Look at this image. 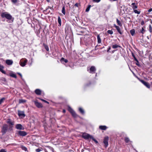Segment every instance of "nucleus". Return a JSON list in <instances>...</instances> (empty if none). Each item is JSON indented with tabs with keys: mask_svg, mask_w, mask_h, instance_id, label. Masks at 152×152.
I'll return each instance as SVG.
<instances>
[{
	"mask_svg": "<svg viewBox=\"0 0 152 152\" xmlns=\"http://www.w3.org/2000/svg\"><path fill=\"white\" fill-rule=\"evenodd\" d=\"M1 16L2 18H5L7 20V22L9 23H12L13 22L14 18L7 12H5L1 13Z\"/></svg>",
	"mask_w": 152,
	"mask_h": 152,
	"instance_id": "1",
	"label": "nucleus"
},
{
	"mask_svg": "<svg viewBox=\"0 0 152 152\" xmlns=\"http://www.w3.org/2000/svg\"><path fill=\"white\" fill-rule=\"evenodd\" d=\"M28 61L25 58H22L21 59L19 62L20 65L22 67H24L25 66Z\"/></svg>",
	"mask_w": 152,
	"mask_h": 152,
	"instance_id": "2",
	"label": "nucleus"
},
{
	"mask_svg": "<svg viewBox=\"0 0 152 152\" xmlns=\"http://www.w3.org/2000/svg\"><path fill=\"white\" fill-rule=\"evenodd\" d=\"M82 133V137L85 140H88L92 138V136L88 134L85 132H83Z\"/></svg>",
	"mask_w": 152,
	"mask_h": 152,
	"instance_id": "3",
	"label": "nucleus"
},
{
	"mask_svg": "<svg viewBox=\"0 0 152 152\" xmlns=\"http://www.w3.org/2000/svg\"><path fill=\"white\" fill-rule=\"evenodd\" d=\"M7 123L8 124L10 128H12L14 125V122L10 119H8L6 121Z\"/></svg>",
	"mask_w": 152,
	"mask_h": 152,
	"instance_id": "4",
	"label": "nucleus"
},
{
	"mask_svg": "<svg viewBox=\"0 0 152 152\" xmlns=\"http://www.w3.org/2000/svg\"><path fill=\"white\" fill-rule=\"evenodd\" d=\"M68 110L73 117L76 118L78 116V115L69 106H68Z\"/></svg>",
	"mask_w": 152,
	"mask_h": 152,
	"instance_id": "5",
	"label": "nucleus"
},
{
	"mask_svg": "<svg viewBox=\"0 0 152 152\" xmlns=\"http://www.w3.org/2000/svg\"><path fill=\"white\" fill-rule=\"evenodd\" d=\"M8 125L7 124H4L3 125L1 130V132L3 134L7 132L8 129Z\"/></svg>",
	"mask_w": 152,
	"mask_h": 152,
	"instance_id": "6",
	"label": "nucleus"
},
{
	"mask_svg": "<svg viewBox=\"0 0 152 152\" xmlns=\"http://www.w3.org/2000/svg\"><path fill=\"white\" fill-rule=\"evenodd\" d=\"M87 70L89 73L93 74L95 73L96 69L94 66H92L90 67L89 70L88 69Z\"/></svg>",
	"mask_w": 152,
	"mask_h": 152,
	"instance_id": "7",
	"label": "nucleus"
},
{
	"mask_svg": "<svg viewBox=\"0 0 152 152\" xmlns=\"http://www.w3.org/2000/svg\"><path fill=\"white\" fill-rule=\"evenodd\" d=\"M140 81L148 88H150V86L148 83L142 80H140Z\"/></svg>",
	"mask_w": 152,
	"mask_h": 152,
	"instance_id": "8",
	"label": "nucleus"
},
{
	"mask_svg": "<svg viewBox=\"0 0 152 152\" xmlns=\"http://www.w3.org/2000/svg\"><path fill=\"white\" fill-rule=\"evenodd\" d=\"M18 115L21 118H24L25 116L24 111L19 110L18 111Z\"/></svg>",
	"mask_w": 152,
	"mask_h": 152,
	"instance_id": "9",
	"label": "nucleus"
},
{
	"mask_svg": "<svg viewBox=\"0 0 152 152\" xmlns=\"http://www.w3.org/2000/svg\"><path fill=\"white\" fill-rule=\"evenodd\" d=\"M109 140V138L108 137H104V139L103 142L105 145V146L106 147H107L108 145V141Z\"/></svg>",
	"mask_w": 152,
	"mask_h": 152,
	"instance_id": "10",
	"label": "nucleus"
},
{
	"mask_svg": "<svg viewBox=\"0 0 152 152\" xmlns=\"http://www.w3.org/2000/svg\"><path fill=\"white\" fill-rule=\"evenodd\" d=\"M15 128L19 130H23L24 129V127L20 124H16L15 126Z\"/></svg>",
	"mask_w": 152,
	"mask_h": 152,
	"instance_id": "11",
	"label": "nucleus"
},
{
	"mask_svg": "<svg viewBox=\"0 0 152 152\" xmlns=\"http://www.w3.org/2000/svg\"><path fill=\"white\" fill-rule=\"evenodd\" d=\"M18 134L21 136H24L26 135L27 133L24 131H19L18 132Z\"/></svg>",
	"mask_w": 152,
	"mask_h": 152,
	"instance_id": "12",
	"label": "nucleus"
},
{
	"mask_svg": "<svg viewBox=\"0 0 152 152\" xmlns=\"http://www.w3.org/2000/svg\"><path fill=\"white\" fill-rule=\"evenodd\" d=\"M36 106L38 108H42V104L40 103L39 102L37 101H35L34 102Z\"/></svg>",
	"mask_w": 152,
	"mask_h": 152,
	"instance_id": "13",
	"label": "nucleus"
},
{
	"mask_svg": "<svg viewBox=\"0 0 152 152\" xmlns=\"http://www.w3.org/2000/svg\"><path fill=\"white\" fill-rule=\"evenodd\" d=\"M6 63L8 65H11L13 64V61L11 60H7L6 61Z\"/></svg>",
	"mask_w": 152,
	"mask_h": 152,
	"instance_id": "14",
	"label": "nucleus"
},
{
	"mask_svg": "<svg viewBox=\"0 0 152 152\" xmlns=\"http://www.w3.org/2000/svg\"><path fill=\"white\" fill-rule=\"evenodd\" d=\"M115 26V28L117 30L118 32V33H119L120 34H122V32L121 31V30H120V27L118 26H116V25H114Z\"/></svg>",
	"mask_w": 152,
	"mask_h": 152,
	"instance_id": "15",
	"label": "nucleus"
},
{
	"mask_svg": "<svg viewBox=\"0 0 152 152\" xmlns=\"http://www.w3.org/2000/svg\"><path fill=\"white\" fill-rule=\"evenodd\" d=\"M132 7L133 10L137 9V6L136 4L135 3H132L131 5Z\"/></svg>",
	"mask_w": 152,
	"mask_h": 152,
	"instance_id": "16",
	"label": "nucleus"
},
{
	"mask_svg": "<svg viewBox=\"0 0 152 152\" xmlns=\"http://www.w3.org/2000/svg\"><path fill=\"white\" fill-rule=\"evenodd\" d=\"M35 92L37 95H40L41 94V91L39 89H36L35 91Z\"/></svg>",
	"mask_w": 152,
	"mask_h": 152,
	"instance_id": "17",
	"label": "nucleus"
},
{
	"mask_svg": "<svg viewBox=\"0 0 152 152\" xmlns=\"http://www.w3.org/2000/svg\"><path fill=\"white\" fill-rule=\"evenodd\" d=\"M99 128L101 130H105L107 129V127L105 126H100Z\"/></svg>",
	"mask_w": 152,
	"mask_h": 152,
	"instance_id": "18",
	"label": "nucleus"
},
{
	"mask_svg": "<svg viewBox=\"0 0 152 152\" xmlns=\"http://www.w3.org/2000/svg\"><path fill=\"white\" fill-rule=\"evenodd\" d=\"M61 61L62 63L64 64V63H66V59H65L63 58H61Z\"/></svg>",
	"mask_w": 152,
	"mask_h": 152,
	"instance_id": "19",
	"label": "nucleus"
},
{
	"mask_svg": "<svg viewBox=\"0 0 152 152\" xmlns=\"http://www.w3.org/2000/svg\"><path fill=\"white\" fill-rule=\"evenodd\" d=\"M121 47L117 44L113 45H112V48L113 49H115L118 48H121Z\"/></svg>",
	"mask_w": 152,
	"mask_h": 152,
	"instance_id": "20",
	"label": "nucleus"
},
{
	"mask_svg": "<svg viewBox=\"0 0 152 152\" xmlns=\"http://www.w3.org/2000/svg\"><path fill=\"white\" fill-rule=\"evenodd\" d=\"M97 42L98 43H100L101 42V40L99 35L97 36Z\"/></svg>",
	"mask_w": 152,
	"mask_h": 152,
	"instance_id": "21",
	"label": "nucleus"
},
{
	"mask_svg": "<svg viewBox=\"0 0 152 152\" xmlns=\"http://www.w3.org/2000/svg\"><path fill=\"white\" fill-rule=\"evenodd\" d=\"M79 112L82 114H83L84 113V111L80 107L79 109Z\"/></svg>",
	"mask_w": 152,
	"mask_h": 152,
	"instance_id": "22",
	"label": "nucleus"
},
{
	"mask_svg": "<svg viewBox=\"0 0 152 152\" xmlns=\"http://www.w3.org/2000/svg\"><path fill=\"white\" fill-rule=\"evenodd\" d=\"M130 32L132 35L133 36L134 35L135 33V31L134 29H132V30H131L130 31Z\"/></svg>",
	"mask_w": 152,
	"mask_h": 152,
	"instance_id": "23",
	"label": "nucleus"
},
{
	"mask_svg": "<svg viewBox=\"0 0 152 152\" xmlns=\"http://www.w3.org/2000/svg\"><path fill=\"white\" fill-rule=\"evenodd\" d=\"M145 30L144 29L143 27L142 28V29L140 30V32L142 33V34H143L145 32Z\"/></svg>",
	"mask_w": 152,
	"mask_h": 152,
	"instance_id": "24",
	"label": "nucleus"
},
{
	"mask_svg": "<svg viewBox=\"0 0 152 152\" xmlns=\"http://www.w3.org/2000/svg\"><path fill=\"white\" fill-rule=\"evenodd\" d=\"M26 101L23 99H20L19 100V103H23L26 102Z\"/></svg>",
	"mask_w": 152,
	"mask_h": 152,
	"instance_id": "25",
	"label": "nucleus"
},
{
	"mask_svg": "<svg viewBox=\"0 0 152 152\" xmlns=\"http://www.w3.org/2000/svg\"><path fill=\"white\" fill-rule=\"evenodd\" d=\"M21 148L23 150H24L25 151H27V148L23 146H21Z\"/></svg>",
	"mask_w": 152,
	"mask_h": 152,
	"instance_id": "26",
	"label": "nucleus"
},
{
	"mask_svg": "<svg viewBox=\"0 0 152 152\" xmlns=\"http://www.w3.org/2000/svg\"><path fill=\"white\" fill-rule=\"evenodd\" d=\"M50 11L49 10H43V12L45 14H47L49 13Z\"/></svg>",
	"mask_w": 152,
	"mask_h": 152,
	"instance_id": "27",
	"label": "nucleus"
},
{
	"mask_svg": "<svg viewBox=\"0 0 152 152\" xmlns=\"http://www.w3.org/2000/svg\"><path fill=\"white\" fill-rule=\"evenodd\" d=\"M10 76L14 77L15 78H16L17 76L15 74H13V73H11L10 74Z\"/></svg>",
	"mask_w": 152,
	"mask_h": 152,
	"instance_id": "28",
	"label": "nucleus"
},
{
	"mask_svg": "<svg viewBox=\"0 0 152 152\" xmlns=\"http://www.w3.org/2000/svg\"><path fill=\"white\" fill-rule=\"evenodd\" d=\"M116 21L118 23V24L120 26H122V24L120 22V21L118 19H116Z\"/></svg>",
	"mask_w": 152,
	"mask_h": 152,
	"instance_id": "29",
	"label": "nucleus"
},
{
	"mask_svg": "<svg viewBox=\"0 0 152 152\" xmlns=\"http://www.w3.org/2000/svg\"><path fill=\"white\" fill-rule=\"evenodd\" d=\"M58 23L59 24L60 26H61V19L60 17H58Z\"/></svg>",
	"mask_w": 152,
	"mask_h": 152,
	"instance_id": "30",
	"label": "nucleus"
},
{
	"mask_svg": "<svg viewBox=\"0 0 152 152\" xmlns=\"http://www.w3.org/2000/svg\"><path fill=\"white\" fill-rule=\"evenodd\" d=\"M149 31L150 33H151L152 32V27L151 25H149Z\"/></svg>",
	"mask_w": 152,
	"mask_h": 152,
	"instance_id": "31",
	"label": "nucleus"
},
{
	"mask_svg": "<svg viewBox=\"0 0 152 152\" xmlns=\"http://www.w3.org/2000/svg\"><path fill=\"white\" fill-rule=\"evenodd\" d=\"M125 141L126 142L128 143L129 141V140L128 137H126L125 138Z\"/></svg>",
	"mask_w": 152,
	"mask_h": 152,
	"instance_id": "32",
	"label": "nucleus"
},
{
	"mask_svg": "<svg viewBox=\"0 0 152 152\" xmlns=\"http://www.w3.org/2000/svg\"><path fill=\"white\" fill-rule=\"evenodd\" d=\"M107 33H108V34H113V31L111 30H108L107 31Z\"/></svg>",
	"mask_w": 152,
	"mask_h": 152,
	"instance_id": "33",
	"label": "nucleus"
},
{
	"mask_svg": "<svg viewBox=\"0 0 152 152\" xmlns=\"http://www.w3.org/2000/svg\"><path fill=\"white\" fill-rule=\"evenodd\" d=\"M135 61H136V65H137V66H140V65L139 64V61L137 59V60H135Z\"/></svg>",
	"mask_w": 152,
	"mask_h": 152,
	"instance_id": "34",
	"label": "nucleus"
},
{
	"mask_svg": "<svg viewBox=\"0 0 152 152\" xmlns=\"http://www.w3.org/2000/svg\"><path fill=\"white\" fill-rule=\"evenodd\" d=\"M44 47H45V49H46V50L47 51H49V48H48V46H47V45H44Z\"/></svg>",
	"mask_w": 152,
	"mask_h": 152,
	"instance_id": "35",
	"label": "nucleus"
},
{
	"mask_svg": "<svg viewBox=\"0 0 152 152\" xmlns=\"http://www.w3.org/2000/svg\"><path fill=\"white\" fill-rule=\"evenodd\" d=\"M132 57L134 58V59L135 61V60H137V58H136V57H135L134 54L133 53H132Z\"/></svg>",
	"mask_w": 152,
	"mask_h": 152,
	"instance_id": "36",
	"label": "nucleus"
},
{
	"mask_svg": "<svg viewBox=\"0 0 152 152\" xmlns=\"http://www.w3.org/2000/svg\"><path fill=\"white\" fill-rule=\"evenodd\" d=\"M91 139H92V140L94 141L96 143H98V142L97 140H96L95 139H94L93 137L92 136V138H91Z\"/></svg>",
	"mask_w": 152,
	"mask_h": 152,
	"instance_id": "37",
	"label": "nucleus"
},
{
	"mask_svg": "<svg viewBox=\"0 0 152 152\" xmlns=\"http://www.w3.org/2000/svg\"><path fill=\"white\" fill-rule=\"evenodd\" d=\"M134 12L135 13H137V14H140V12L138 11V10H134Z\"/></svg>",
	"mask_w": 152,
	"mask_h": 152,
	"instance_id": "38",
	"label": "nucleus"
},
{
	"mask_svg": "<svg viewBox=\"0 0 152 152\" xmlns=\"http://www.w3.org/2000/svg\"><path fill=\"white\" fill-rule=\"evenodd\" d=\"M38 99H40V100L45 102L46 103H48V102H47V101L45 100H44L43 99H41L40 98H38Z\"/></svg>",
	"mask_w": 152,
	"mask_h": 152,
	"instance_id": "39",
	"label": "nucleus"
},
{
	"mask_svg": "<svg viewBox=\"0 0 152 152\" xmlns=\"http://www.w3.org/2000/svg\"><path fill=\"white\" fill-rule=\"evenodd\" d=\"M5 99V98H3L0 100V104H1L3 101V100Z\"/></svg>",
	"mask_w": 152,
	"mask_h": 152,
	"instance_id": "40",
	"label": "nucleus"
},
{
	"mask_svg": "<svg viewBox=\"0 0 152 152\" xmlns=\"http://www.w3.org/2000/svg\"><path fill=\"white\" fill-rule=\"evenodd\" d=\"M11 1L13 3H16L17 2L18 0H11Z\"/></svg>",
	"mask_w": 152,
	"mask_h": 152,
	"instance_id": "41",
	"label": "nucleus"
},
{
	"mask_svg": "<svg viewBox=\"0 0 152 152\" xmlns=\"http://www.w3.org/2000/svg\"><path fill=\"white\" fill-rule=\"evenodd\" d=\"M0 152H7L6 150L4 149H1L0 151Z\"/></svg>",
	"mask_w": 152,
	"mask_h": 152,
	"instance_id": "42",
	"label": "nucleus"
},
{
	"mask_svg": "<svg viewBox=\"0 0 152 152\" xmlns=\"http://www.w3.org/2000/svg\"><path fill=\"white\" fill-rule=\"evenodd\" d=\"M123 12H122L121 10L120 12H119L120 15H123V14L124 12V10H122Z\"/></svg>",
	"mask_w": 152,
	"mask_h": 152,
	"instance_id": "43",
	"label": "nucleus"
},
{
	"mask_svg": "<svg viewBox=\"0 0 152 152\" xmlns=\"http://www.w3.org/2000/svg\"><path fill=\"white\" fill-rule=\"evenodd\" d=\"M41 151V150L40 148H38L36 150V151L37 152H39Z\"/></svg>",
	"mask_w": 152,
	"mask_h": 152,
	"instance_id": "44",
	"label": "nucleus"
},
{
	"mask_svg": "<svg viewBox=\"0 0 152 152\" xmlns=\"http://www.w3.org/2000/svg\"><path fill=\"white\" fill-rule=\"evenodd\" d=\"M100 1H101V0H93V1H94V2H97V3H98V2H99Z\"/></svg>",
	"mask_w": 152,
	"mask_h": 152,
	"instance_id": "45",
	"label": "nucleus"
},
{
	"mask_svg": "<svg viewBox=\"0 0 152 152\" xmlns=\"http://www.w3.org/2000/svg\"><path fill=\"white\" fill-rule=\"evenodd\" d=\"M4 66L0 64V71L4 68Z\"/></svg>",
	"mask_w": 152,
	"mask_h": 152,
	"instance_id": "46",
	"label": "nucleus"
},
{
	"mask_svg": "<svg viewBox=\"0 0 152 152\" xmlns=\"http://www.w3.org/2000/svg\"><path fill=\"white\" fill-rule=\"evenodd\" d=\"M53 6H52V7H49V6H48V8H47L46 10H48V9L49 8L50 9H53Z\"/></svg>",
	"mask_w": 152,
	"mask_h": 152,
	"instance_id": "47",
	"label": "nucleus"
},
{
	"mask_svg": "<svg viewBox=\"0 0 152 152\" xmlns=\"http://www.w3.org/2000/svg\"><path fill=\"white\" fill-rule=\"evenodd\" d=\"M78 4L77 3H76L73 6V7H78Z\"/></svg>",
	"mask_w": 152,
	"mask_h": 152,
	"instance_id": "48",
	"label": "nucleus"
},
{
	"mask_svg": "<svg viewBox=\"0 0 152 152\" xmlns=\"http://www.w3.org/2000/svg\"><path fill=\"white\" fill-rule=\"evenodd\" d=\"M0 71L1 72H2V73H3L4 74H6L5 72L3 70V69H2V70H1Z\"/></svg>",
	"mask_w": 152,
	"mask_h": 152,
	"instance_id": "49",
	"label": "nucleus"
},
{
	"mask_svg": "<svg viewBox=\"0 0 152 152\" xmlns=\"http://www.w3.org/2000/svg\"><path fill=\"white\" fill-rule=\"evenodd\" d=\"M91 7V5H89L86 10H89L90 9V8Z\"/></svg>",
	"mask_w": 152,
	"mask_h": 152,
	"instance_id": "50",
	"label": "nucleus"
},
{
	"mask_svg": "<svg viewBox=\"0 0 152 152\" xmlns=\"http://www.w3.org/2000/svg\"><path fill=\"white\" fill-rule=\"evenodd\" d=\"M1 80L3 81H6V79L5 78H1Z\"/></svg>",
	"mask_w": 152,
	"mask_h": 152,
	"instance_id": "51",
	"label": "nucleus"
},
{
	"mask_svg": "<svg viewBox=\"0 0 152 152\" xmlns=\"http://www.w3.org/2000/svg\"><path fill=\"white\" fill-rule=\"evenodd\" d=\"M111 49V47L110 46H109L108 48V50H107V52H108Z\"/></svg>",
	"mask_w": 152,
	"mask_h": 152,
	"instance_id": "52",
	"label": "nucleus"
},
{
	"mask_svg": "<svg viewBox=\"0 0 152 152\" xmlns=\"http://www.w3.org/2000/svg\"><path fill=\"white\" fill-rule=\"evenodd\" d=\"M144 24V22L143 21H142L141 23V24L142 25H143Z\"/></svg>",
	"mask_w": 152,
	"mask_h": 152,
	"instance_id": "53",
	"label": "nucleus"
},
{
	"mask_svg": "<svg viewBox=\"0 0 152 152\" xmlns=\"http://www.w3.org/2000/svg\"><path fill=\"white\" fill-rule=\"evenodd\" d=\"M18 74L21 77V78H22V75L20 73H18Z\"/></svg>",
	"mask_w": 152,
	"mask_h": 152,
	"instance_id": "54",
	"label": "nucleus"
},
{
	"mask_svg": "<svg viewBox=\"0 0 152 152\" xmlns=\"http://www.w3.org/2000/svg\"><path fill=\"white\" fill-rule=\"evenodd\" d=\"M62 10V13L64 14H65V10Z\"/></svg>",
	"mask_w": 152,
	"mask_h": 152,
	"instance_id": "55",
	"label": "nucleus"
},
{
	"mask_svg": "<svg viewBox=\"0 0 152 152\" xmlns=\"http://www.w3.org/2000/svg\"><path fill=\"white\" fill-rule=\"evenodd\" d=\"M152 11V10H148V12L147 13L149 14V13L151 12Z\"/></svg>",
	"mask_w": 152,
	"mask_h": 152,
	"instance_id": "56",
	"label": "nucleus"
},
{
	"mask_svg": "<svg viewBox=\"0 0 152 152\" xmlns=\"http://www.w3.org/2000/svg\"><path fill=\"white\" fill-rule=\"evenodd\" d=\"M65 8L64 6H63L62 8V10H65Z\"/></svg>",
	"mask_w": 152,
	"mask_h": 152,
	"instance_id": "57",
	"label": "nucleus"
},
{
	"mask_svg": "<svg viewBox=\"0 0 152 152\" xmlns=\"http://www.w3.org/2000/svg\"><path fill=\"white\" fill-rule=\"evenodd\" d=\"M48 2H50V0H46Z\"/></svg>",
	"mask_w": 152,
	"mask_h": 152,
	"instance_id": "58",
	"label": "nucleus"
},
{
	"mask_svg": "<svg viewBox=\"0 0 152 152\" xmlns=\"http://www.w3.org/2000/svg\"><path fill=\"white\" fill-rule=\"evenodd\" d=\"M63 112L64 113H65V112H66V110H63Z\"/></svg>",
	"mask_w": 152,
	"mask_h": 152,
	"instance_id": "59",
	"label": "nucleus"
},
{
	"mask_svg": "<svg viewBox=\"0 0 152 152\" xmlns=\"http://www.w3.org/2000/svg\"><path fill=\"white\" fill-rule=\"evenodd\" d=\"M84 150H83V149H82V150L81 151H82V152H84Z\"/></svg>",
	"mask_w": 152,
	"mask_h": 152,
	"instance_id": "60",
	"label": "nucleus"
},
{
	"mask_svg": "<svg viewBox=\"0 0 152 152\" xmlns=\"http://www.w3.org/2000/svg\"><path fill=\"white\" fill-rule=\"evenodd\" d=\"M89 10H86V12H88Z\"/></svg>",
	"mask_w": 152,
	"mask_h": 152,
	"instance_id": "61",
	"label": "nucleus"
},
{
	"mask_svg": "<svg viewBox=\"0 0 152 152\" xmlns=\"http://www.w3.org/2000/svg\"><path fill=\"white\" fill-rule=\"evenodd\" d=\"M117 0H113V1H117Z\"/></svg>",
	"mask_w": 152,
	"mask_h": 152,
	"instance_id": "62",
	"label": "nucleus"
},
{
	"mask_svg": "<svg viewBox=\"0 0 152 152\" xmlns=\"http://www.w3.org/2000/svg\"><path fill=\"white\" fill-rule=\"evenodd\" d=\"M68 4L70 6V5L69 4V3H68Z\"/></svg>",
	"mask_w": 152,
	"mask_h": 152,
	"instance_id": "63",
	"label": "nucleus"
},
{
	"mask_svg": "<svg viewBox=\"0 0 152 152\" xmlns=\"http://www.w3.org/2000/svg\"><path fill=\"white\" fill-rule=\"evenodd\" d=\"M151 23L152 24V21L151 22Z\"/></svg>",
	"mask_w": 152,
	"mask_h": 152,
	"instance_id": "64",
	"label": "nucleus"
}]
</instances>
